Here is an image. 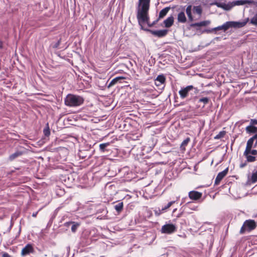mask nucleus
Segmentation results:
<instances>
[{
    "instance_id": "nucleus-1",
    "label": "nucleus",
    "mask_w": 257,
    "mask_h": 257,
    "mask_svg": "<svg viewBox=\"0 0 257 257\" xmlns=\"http://www.w3.org/2000/svg\"><path fill=\"white\" fill-rule=\"evenodd\" d=\"M151 0H139L138 6L137 8V18L140 25L142 26L145 23H147L149 27H151L155 22L150 25L149 23V10L150 9V4Z\"/></svg>"
},
{
    "instance_id": "nucleus-2",
    "label": "nucleus",
    "mask_w": 257,
    "mask_h": 257,
    "mask_svg": "<svg viewBox=\"0 0 257 257\" xmlns=\"http://www.w3.org/2000/svg\"><path fill=\"white\" fill-rule=\"evenodd\" d=\"M84 99L83 97L73 94H68L64 99L65 104L69 107H76L83 104Z\"/></svg>"
},
{
    "instance_id": "nucleus-3",
    "label": "nucleus",
    "mask_w": 257,
    "mask_h": 257,
    "mask_svg": "<svg viewBox=\"0 0 257 257\" xmlns=\"http://www.w3.org/2000/svg\"><path fill=\"white\" fill-rule=\"evenodd\" d=\"M253 2L251 0H238L232 2L225 3L215 2L214 4L218 8H222L225 11H229L236 6H241L246 4H250Z\"/></svg>"
},
{
    "instance_id": "nucleus-4",
    "label": "nucleus",
    "mask_w": 257,
    "mask_h": 257,
    "mask_svg": "<svg viewBox=\"0 0 257 257\" xmlns=\"http://www.w3.org/2000/svg\"><path fill=\"white\" fill-rule=\"evenodd\" d=\"M246 22H226L221 26L212 29V31L223 30L226 31L230 28H241L244 26Z\"/></svg>"
},
{
    "instance_id": "nucleus-5",
    "label": "nucleus",
    "mask_w": 257,
    "mask_h": 257,
    "mask_svg": "<svg viewBox=\"0 0 257 257\" xmlns=\"http://www.w3.org/2000/svg\"><path fill=\"white\" fill-rule=\"evenodd\" d=\"M198 90L197 88L194 87L192 85H189L186 87L182 88L179 91V94L182 99H184L188 97L189 94L193 95L197 94Z\"/></svg>"
},
{
    "instance_id": "nucleus-6",
    "label": "nucleus",
    "mask_w": 257,
    "mask_h": 257,
    "mask_svg": "<svg viewBox=\"0 0 257 257\" xmlns=\"http://www.w3.org/2000/svg\"><path fill=\"white\" fill-rule=\"evenodd\" d=\"M256 222L253 220L249 219L245 220L240 230V233L243 234L245 231L250 232L256 227Z\"/></svg>"
},
{
    "instance_id": "nucleus-7",
    "label": "nucleus",
    "mask_w": 257,
    "mask_h": 257,
    "mask_svg": "<svg viewBox=\"0 0 257 257\" xmlns=\"http://www.w3.org/2000/svg\"><path fill=\"white\" fill-rule=\"evenodd\" d=\"M58 156L57 160L60 162H63L66 160L67 157L69 154V151L66 148H59L57 150Z\"/></svg>"
},
{
    "instance_id": "nucleus-8",
    "label": "nucleus",
    "mask_w": 257,
    "mask_h": 257,
    "mask_svg": "<svg viewBox=\"0 0 257 257\" xmlns=\"http://www.w3.org/2000/svg\"><path fill=\"white\" fill-rule=\"evenodd\" d=\"M177 227L173 224H166L162 226L161 232L165 234H171L176 231Z\"/></svg>"
},
{
    "instance_id": "nucleus-9",
    "label": "nucleus",
    "mask_w": 257,
    "mask_h": 257,
    "mask_svg": "<svg viewBox=\"0 0 257 257\" xmlns=\"http://www.w3.org/2000/svg\"><path fill=\"white\" fill-rule=\"evenodd\" d=\"M228 171V168H226L225 170H224L222 172H219L217 174L215 180V185H217L219 184L221 180L227 175Z\"/></svg>"
},
{
    "instance_id": "nucleus-10",
    "label": "nucleus",
    "mask_w": 257,
    "mask_h": 257,
    "mask_svg": "<svg viewBox=\"0 0 257 257\" xmlns=\"http://www.w3.org/2000/svg\"><path fill=\"white\" fill-rule=\"evenodd\" d=\"M61 180L64 182L65 185L67 186L68 187H71V184H72L74 181V179L73 175L71 174L63 176Z\"/></svg>"
},
{
    "instance_id": "nucleus-11",
    "label": "nucleus",
    "mask_w": 257,
    "mask_h": 257,
    "mask_svg": "<svg viewBox=\"0 0 257 257\" xmlns=\"http://www.w3.org/2000/svg\"><path fill=\"white\" fill-rule=\"evenodd\" d=\"M149 31L154 36H157L159 38L165 36L168 33V30L166 29L160 30H149Z\"/></svg>"
},
{
    "instance_id": "nucleus-12",
    "label": "nucleus",
    "mask_w": 257,
    "mask_h": 257,
    "mask_svg": "<svg viewBox=\"0 0 257 257\" xmlns=\"http://www.w3.org/2000/svg\"><path fill=\"white\" fill-rule=\"evenodd\" d=\"M34 252V248L31 244H27L22 250L21 254L25 256Z\"/></svg>"
},
{
    "instance_id": "nucleus-13",
    "label": "nucleus",
    "mask_w": 257,
    "mask_h": 257,
    "mask_svg": "<svg viewBox=\"0 0 257 257\" xmlns=\"http://www.w3.org/2000/svg\"><path fill=\"white\" fill-rule=\"evenodd\" d=\"M189 198L194 200H197L201 198L202 197V194L201 192L196 191H191L189 192L188 194Z\"/></svg>"
},
{
    "instance_id": "nucleus-14",
    "label": "nucleus",
    "mask_w": 257,
    "mask_h": 257,
    "mask_svg": "<svg viewBox=\"0 0 257 257\" xmlns=\"http://www.w3.org/2000/svg\"><path fill=\"white\" fill-rule=\"evenodd\" d=\"M210 23V22L209 21H204L199 23H192L190 24V27L192 28L198 27L196 30H200L199 28L200 27L206 26L207 25H209Z\"/></svg>"
},
{
    "instance_id": "nucleus-15",
    "label": "nucleus",
    "mask_w": 257,
    "mask_h": 257,
    "mask_svg": "<svg viewBox=\"0 0 257 257\" xmlns=\"http://www.w3.org/2000/svg\"><path fill=\"white\" fill-rule=\"evenodd\" d=\"M166 78L163 75H159L155 80V84L156 86H159L163 85L165 82Z\"/></svg>"
},
{
    "instance_id": "nucleus-16",
    "label": "nucleus",
    "mask_w": 257,
    "mask_h": 257,
    "mask_svg": "<svg viewBox=\"0 0 257 257\" xmlns=\"http://www.w3.org/2000/svg\"><path fill=\"white\" fill-rule=\"evenodd\" d=\"M79 157L82 159L89 158L91 156L90 152L88 150H80L78 153Z\"/></svg>"
},
{
    "instance_id": "nucleus-17",
    "label": "nucleus",
    "mask_w": 257,
    "mask_h": 257,
    "mask_svg": "<svg viewBox=\"0 0 257 257\" xmlns=\"http://www.w3.org/2000/svg\"><path fill=\"white\" fill-rule=\"evenodd\" d=\"M192 6L191 5H188L186 9V13L188 17L189 21L190 22L193 21L194 20L192 14Z\"/></svg>"
},
{
    "instance_id": "nucleus-18",
    "label": "nucleus",
    "mask_w": 257,
    "mask_h": 257,
    "mask_svg": "<svg viewBox=\"0 0 257 257\" xmlns=\"http://www.w3.org/2000/svg\"><path fill=\"white\" fill-rule=\"evenodd\" d=\"M125 79V77H122V76H119L116 77L114 78H113L110 82L109 83V84L107 86L108 88H110L112 86L114 85V84L117 83L118 82H121V80H123Z\"/></svg>"
},
{
    "instance_id": "nucleus-19",
    "label": "nucleus",
    "mask_w": 257,
    "mask_h": 257,
    "mask_svg": "<svg viewBox=\"0 0 257 257\" xmlns=\"http://www.w3.org/2000/svg\"><path fill=\"white\" fill-rule=\"evenodd\" d=\"M178 22L181 23H185L187 21V19L184 11L180 12L178 13L177 16Z\"/></svg>"
},
{
    "instance_id": "nucleus-20",
    "label": "nucleus",
    "mask_w": 257,
    "mask_h": 257,
    "mask_svg": "<svg viewBox=\"0 0 257 257\" xmlns=\"http://www.w3.org/2000/svg\"><path fill=\"white\" fill-rule=\"evenodd\" d=\"M62 40L61 37L58 38L56 42H52L51 44V47L54 49H63L64 47L61 45V41Z\"/></svg>"
},
{
    "instance_id": "nucleus-21",
    "label": "nucleus",
    "mask_w": 257,
    "mask_h": 257,
    "mask_svg": "<svg viewBox=\"0 0 257 257\" xmlns=\"http://www.w3.org/2000/svg\"><path fill=\"white\" fill-rule=\"evenodd\" d=\"M246 132L247 134H257V127L252 124L248 125L245 128Z\"/></svg>"
},
{
    "instance_id": "nucleus-22",
    "label": "nucleus",
    "mask_w": 257,
    "mask_h": 257,
    "mask_svg": "<svg viewBox=\"0 0 257 257\" xmlns=\"http://www.w3.org/2000/svg\"><path fill=\"white\" fill-rule=\"evenodd\" d=\"M174 23V17L170 16L164 21V24L166 28H170Z\"/></svg>"
},
{
    "instance_id": "nucleus-23",
    "label": "nucleus",
    "mask_w": 257,
    "mask_h": 257,
    "mask_svg": "<svg viewBox=\"0 0 257 257\" xmlns=\"http://www.w3.org/2000/svg\"><path fill=\"white\" fill-rule=\"evenodd\" d=\"M254 140L250 138L247 142L245 150V153L247 154L248 150L252 148Z\"/></svg>"
},
{
    "instance_id": "nucleus-24",
    "label": "nucleus",
    "mask_w": 257,
    "mask_h": 257,
    "mask_svg": "<svg viewBox=\"0 0 257 257\" xmlns=\"http://www.w3.org/2000/svg\"><path fill=\"white\" fill-rule=\"evenodd\" d=\"M123 204L122 202H118L114 205V208L118 213H119L123 209Z\"/></svg>"
},
{
    "instance_id": "nucleus-25",
    "label": "nucleus",
    "mask_w": 257,
    "mask_h": 257,
    "mask_svg": "<svg viewBox=\"0 0 257 257\" xmlns=\"http://www.w3.org/2000/svg\"><path fill=\"white\" fill-rule=\"evenodd\" d=\"M23 154V153L21 151H17L15 153L12 154V155H11L10 156H9V160L10 161H13L14 160H15L16 158L21 156V155H22Z\"/></svg>"
},
{
    "instance_id": "nucleus-26",
    "label": "nucleus",
    "mask_w": 257,
    "mask_h": 257,
    "mask_svg": "<svg viewBox=\"0 0 257 257\" xmlns=\"http://www.w3.org/2000/svg\"><path fill=\"white\" fill-rule=\"evenodd\" d=\"M243 155L246 157L247 161L248 162H253L256 160L255 157L251 156L250 154H249V151L247 154H245L244 151Z\"/></svg>"
},
{
    "instance_id": "nucleus-27",
    "label": "nucleus",
    "mask_w": 257,
    "mask_h": 257,
    "mask_svg": "<svg viewBox=\"0 0 257 257\" xmlns=\"http://www.w3.org/2000/svg\"><path fill=\"white\" fill-rule=\"evenodd\" d=\"M170 9V7H166V8H164L163 9H162L160 12L159 18H162L164 17H165L167 15V14L168 13V12H169Z\"/></svg>"
},
{
    "instance_id": "nucleus-28",
    "label": "nucleus",
    "mask_w": 257,
    "mask_h": 257,
    "mask_svg": "<svg viewBox=\"0 0 257 257\" xmlns=\"http://www.w3.org/2000/svg\"><path fill=\"white\" fill-rule=\"evenodd\" d=\"M193 13H196L199 16L202 14V9L200 6H192Z\"/></svg>"
},
{
    "instance_id": "nucleus-29",
    "label": "nucleus",
    "mask_w": 257,
    "mask_h": 257,
    "mask_svg": "<svg viewBox=\"0 0 257 257\" xmlns=\"http://www.w3.org/2000/svg\"><path fill=\"white\" fill-rule=\"evenodd\" d=\"M190 139L189 138H187L185 140H184L182 143H181L180 148L181 150H185V147L188 145V143L190 142Z\"/></svg>"
},
{
    "instance_id": "nucleus-30",
    "label": "nucleus",
    "mask_w": 257,
    "mask_h": 257,
    "mask_svg": "<svg viewBox=\"0 0 257 257\" xmlns=\"http://www.w3.org/2000/svg\"><path fill=\"white\" fill-rule=\"evenodd\" d=\"M109 145V143L100 144L99 145V150L101 152H104L106 151V148Z\"/></svg>"
},
{
    "instance_id": "nucleus-31",
    "label": "nucleus",
    "mask_w": 257,
    "mask_h": 257,
    "mask_svg": "<svg viewBox=\"0 0 257 257\" xmlns=\"http://www.w3.org/2000/svg\"><path fill=\"white\" fill-rule=\"evenodd\" d=\"M184 206H185V208H189L192 210H196L197 208V206H195L193 205V204L190 202H187L185 205Z\"/></svg>"
},
{
    "instance_id": "nucleus-32",
    "label": "nucleus",
    "mask_w": 257,
    "mask_h": 257,
    "mask_svg": "<svg viewBox=\"0 0 257 257\" xmlns=\"http://www.w3.org/2000/svg\"><path fill=\"white\" fill-rule=\"evenodd\" d=\"M209 101V98L207 97L200 98H199V99L198 100V102H202L203 103L204 105H203V107H204V105L205 104H207V103H208Z\"/></svg>"
},
{
    "instance_id": "nucleus-33",
    "label": "nucleus",
    "mask_w": 257,
    "mask_h": 257,
    "mask_svg": "<svg viewBox=\"0 0 257 257\" xmlns=\"http://www.w3.org/2000/svg\"><path fill=\"white\" fill-rule=\"evenodd\" d=\"M79 226V223L75 222H72V224L71 225V231L73 232H75Z\"/></svg>"
},
{
    "instance_id": "nucleus-34",
    "label": "nucleus",
    "mask_w": 257,
    "mask_h": 257,
    "mask_svg": "<svg viewBox=\"0 0 257 257\" xmlns=\"http://www.w3.org/2000/svg\"><path fill=\"white\" fill-rule=\"evenodd\" d=\"M176 201H173L169 202L166 206L162 208V211H164L168 209Z\"/></svg>"
},
{
    "instance_id": "nucleus-35",
    "label": "nucleus",
    "mask_w": 257,
    "mask_h": 257,
    "mask_svg": "<svg viewBox=\"0 0 257 257\" xmlns=\"http://www.w3.org/2000/svg\"><path fill=\"white\" fill-rule=\"evenodd\" d=\"M250 23L254 25H257V14H256L251 19Z\"/></svg>"
},
{
    "instance_id": "nucleus-36",
    "label": "nucleus",
    "mask_w": 257,
    "mask_h": 257,
    "mask_svg": "<svg viewBox=\"0 0 257 257\" xmlns=\"http://www.w3.org/2000/svg\"><path fill=\"white\" fill-rule=\"evenodd\" d=\"M251 181L252 183L257 182V171L252 174L251 176Z\"/></svg>"
},
{
    "instance_id": "nucleus-37",
    "label": "nucleus",
    "mask_w": 257,
    "mask_h": 257,
    "mask_svg": "<svg viewBox=\"0 0 257 257\" xmlns=\"http://www.w3.org/2000/svg\"><path fill=\"white\" fill-rule=\"evenodd\" d=\"M44 133L46 136H48V122L46 124V126L44 129Z\"/></svg>"
},
{
    "instance_id": "nucleus-38",
    "label": "nucleus",
    "mask_w": 257,
    "mask_h": 257,
    "mask_svg": "<svg viewBox=\"0 0 257 257\" xmlns=\"http://www.w3.org/2000/svg\"><path fill=\"white\" fill-rule=\"evenodd\" d=\"M249 154H251L252 155H257V150H249Z\"/></svg>"
},
{
    "instance_id": "nucleus-39",
    "label": "nucleus",
    "mask_w": 257,
    "mask_h": 257,
    "mask_svg": "<svg viewBox=\"0 0 257 257\" xmlns=\"http://www.w3.org/2000/svg\"><path fill=\"white\" fill-rule=\"evenodd\" d=\"M64 193V191L63 189H59L56 191V194L58 195H62Z\"/></svg>"
},
{
    "instance_id": "nucleus-40",
    "label": "nucleus",
    "mask_w": 257,
    "mask_h": 257,
    "mask_svg": "<svg viewBox=\"0 0 257 257\" xmlns=\"http://www.w3.org/2000/svg\"><path fill=\"white\" fill-rule=\"evenodd\" d=\"M47 229H45L44 230H42V232H41L40 235L43 238H45V236H46L45 233H47Z\"/></svg>"
},
{
    "instance_id": "nucleus-41",
    "label": "nucleus",
    "mask_w": 257,
    "mask_h": 257,
    "mask_svg": "<svg viewBox=\"0 0 257 257\" xmlns=\"http://www.w3.org/2000/svg\"><path fill=\"white\" fill-rule=\"evenodd\" d=\"M250 123L252 125L257 124V119H251L250 121Z\"/></svg>"
},
{
    "instance_id": "nucleus-42",
    "label": "nucleus",
    "mask_w": 257,
    "mask_h": 257,
    "mask_svg": "<svg viewBox=\"0 0 257 257\" xmlns=\"http://www.w3.org/2000/svg\"><path fill=\"white\" fill-rule=\"evenodd\" d=\"M251 138L254 141H256L254 147H256L257 145V134H255L253 137H251Z\"/></svg>"
},
{
    "instance_id": "nucleus-43",
    "label": "nucleus",
    "mask_w": 257,
    "mask_h": 257,
    "mask_svg": "<svg viewBox=\"0 0 257 257\" xmlns=\"http://www.w3.org/2000/svg\"><path fill=\"white\" fill-rule=\"evenodd\" d=\"M72 224V222H67L65 223V225L67 227H69V226H71V225Z\"/></svg>"
},
{
    "instance_id": "nucleus-44",
    "label": "nucleus",
    "mask_w": 257,
    "mask_h": 257,
    "mask_svg": "<svg viewBox=\"0 0 257 257\" xmlns=\"http://www.w3.org/2000/svg\"><path fill=\"white\" fill-rule=\"evenodd\" d=\"M221 40V37H215L213 39V40H212V41L215 43V41H219V40Z\"/></svg>"
},
{
    "instance_id": "nucleus-45",
    "label": "nucleus",
    "mask_w": 257,
    "mask_h": 257,
    "mask_svg": "<svg viewBox=\"0 0 257 257\" xmlns=\"http://www.w3.org/2000/svg\"><path fill=\"white\" fill-rule=\"evenodd\" d=\"M3 257H10V255L8 253H5L3 254Z\"/></svg>"
},
{
    "instance_id": "nucleus-46",
    "label": "nucleus",
    "mask_w": 257,
    "mask_h": 257,
    "mask_svg": "<svg viewBox=\"0 0 257 257\" xmlns=\"http://www.w3.org/2000/svg\"><path fill=\"white\" fill-rule=\"evenodd\" d=\"M37 214H38V212H34L32 214V216L34 217H36Z\"/></svg>"
},
{
    "instance_id": "nucleus-47",
    "label": "nucleus",
    "mask_w": 257,
    "mask_h": 257,
    "mask_svg": "<svg viewBox=\"0 0 257 257\" xmlns=\"http://www.w3.org/2000/svg\"><path fill=\"white\" fill-rule=\"evenodd\" d=\"M3 42L0 39V49H2L3 48Z\"/></svg>"
},
{
    "instance_id": "nucleus-48",
    "label": "nucleus",
    "mask_w": 257,
    "mask_h": 257,
    "mask_svg": "<svg viewBox=\"0 0 257 257\" xmlns=\"http://www.w3.org/2000/svg\"><path fill=\"white\" fill-rule=\"evenodd\" d=\"M245 165H246V164H241L240 165V168H243L244 167H245Z\"/></svg>"
},
{
    "instance_id": "nucleus-49",
    "label": "nucleus",
    "mask_w": 257,
    "mask_h": 257,
    "mask_svg": "<svg viewBox=\"0 0 257 257\" xmlns=\"http://www.w3.org/2000/svg\"><path fill=\"white\" fill-rule=\"evenodd\" d=\"M221 137V134L220 135H218L216 136V137H215V138L216 139H219Z\"/></svg>"
},
{
    "instance_id": "nucleus-50",
    "label": "nucleus",
    "mask_w": 257,
    "mask_h": 257,
    "mask_svg": "<svg viewBox=\"0 0 257 257\" xmlns=\"http://www.w3.org/2000/svg\"><path fill=\"white\" fill-rule=\"evenodd\" d=\"M204 32H211V31L210 30H205Z\"/></svg>"
},
{
    "instance_id": "nucleus-51",
    "label": "nucleus",
    "mask_w": 257,
    "mask_h": 257,
    "mask_svg": "<svg viewBox=\"0 0 257 257\" xmlns=\"http://www.w3.org/2000/svg\"><path fill=\"white\" fill-rule=\"evenodd\" d=\"M183 200H184V199H182V201L181 202V204H182L183 203Z\"/></svg>"
}]
</instances>
